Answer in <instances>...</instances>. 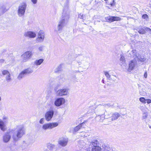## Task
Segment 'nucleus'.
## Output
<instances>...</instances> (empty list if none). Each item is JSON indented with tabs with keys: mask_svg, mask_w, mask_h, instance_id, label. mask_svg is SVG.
Listing matches in <instances>:
<instances>
[{
	"mask_svg": "<svg viewBox=\"0 0 151 151\" xmlns=\"http://www.w3.org/2000/svg\"><path fill=\"white\" fill-rule=\"evenodd\" d=\"M25 129L21 125L17 126L14 129L8 130L3 137V141L7 143L10 140L11 136L13 140L18 141L25 134Z\"/></svg>",
	"mask_w": 151,
	"mask_h": 151,
	"instance_id": "nucleus-1",
	"label": "nucleus"
},
{
	"mask_svg": "<svg viewBox=\"0 0 151 151\" xmlns=\"http://www.w3.org/2000/svg\"><path fill=\"white\" fill-rule=\"evenodd\" d=\"M87 59L86 58H83L81 60V61H78V68H82L84 69L88 68L89 66V63Z\"/></svg>",
	"mask_w": 151,
	"mask_h": 151,
	"instance_id": "nucleus-2",
	"label": "nucleus"
},
{
	"mask_svg": "<svg viewBox=\"0 0 151 151\" xmlns=\"http://www.w3.org/2000/svg\"><path fill=\"white\" fill-rule=\"evenodd\" d=\"M58 124V123L57 122L45 123L42 125V129L43 131H46L48 129H52L57 127Z\"/></svg>",
	"mask_w": 151,
	"mask_h": 151,
	"instance_id": "nucleus-3",
	"label": "nucleus"
},
{
	"mask_svg": "<svg viewBox=\"0 0 151 151\" xmlns=\"http://www.w3.org/2000/svg\"><path fill=\"white\" fill-rule=\"evenodd\" d=\"M27 5L26 3L23 2L18 7V14L19 16H23L25 13Z\"/></svg>",
	"mask_w": 151,
	"mask_h": 151,
	"instance_id": "nucleus-4",
	"label": "nucleus"
},
{
	"mask_svg": "<svg viewBox=\"0 0 151 151\" xmlns=\"http://www.w3.org/2000/svg\"><path fill=\"white\" fill-rule=\"evenodd\" d=\"M33 53L32 51H28L25 52L21 56L23 60L26 62L32 57Z\"/></svg>",
	"mask_w": 151,
	"mask_h": 151,
	"instance_id": "nucleus-5",
	"label": "nucleus"
},
{
	"mask_svg": "<svg viewBox=\"0 0 151 151\" xmlns=\"http://www.w3.org/2000/svg\"><path fill=\"white\" fill-rule=\"evenodd\" d=\"M3 58L5 59V63L11 65L13 61V57L9 55L7 53H2Z\"/></svg>",
	"mask_w": 151,
	"mask_h": 151,
	"instance_id": "nucleus-6",
	"label": "nucleus"
},
{
	"mask_svg": "<svg viewBox=\"0 0 151 151\" xmlns=\"http://www.w3.org/2000/svg\"><path fill=\"white\" fill-rule=\"evenodd\" d=\"M68 89L66 88L60 89L56 92V94L58 96H63L69 94Z\"/></svg>",
	"mask_w": 151,
	"mask_h": 151,
	"instance_id": "nucleus-7",
	"label": "nucleus"
},
{
	"mask_svg": "<svg viewBox=\"0 0 151 151\" xmlns=\"http://www.w3.org/2000/svg\"><path fill=\"white\" fill-rule=\"evenodd\" d=\"M65 24L66 22L65 19L60 20L58 23L57 28V31L59 32H60Z\"/></svg>",
	"mask_w": 151,
	"mask_h": 151,
	"instance_id": "nucleus-8",
	"label": "nucleus"
},
{
	"mask_svg": "<svg viewBox=\"0 0 151 151\" xmlns=\"http://www.w3.org/2000/svg\"><path fill=\"white\" fill-rule=\"evenodd\" d=\"M45 37L44 32L40 30L38 32L37 37L36 39V41L38 42H42L44 41Z\"/></svg>",
	"mask_w": 151,
	"mask_h": 151,
	"instance_id": "nucleus-9",
	"label": "nucleus"
},
{
	"mask_svg": "<svg viewBox=\"0 0 151 151\" xmlns=\"http://www.w3.org/2000/svg\"><path fill=\"white\" fill-rule=\"evenodd\" d=\"M54 114V111L52 110H49L46 112L45 116L46 120L47 121H50L52 118Z\"/></svg>",
	"mask_w": 151,
	"mask_h": 151,
	"instance_id": "nucleus-10",
	"label": "nucleus"
},
{
	"mask_svg": "<svg viewBox=\"0 0 151 151\" xmlns=\"http://www.w3.org/2000/svg\"><path fill=\"white\" fill-rule=\"evenodd\" d=\"M137 67V63L135 60H131L129 63L128 71L130 72L132 70L136 68Z\"/></svg>",
	"mask_w": 151,
	"mask_h": 151,
	"instance_id": "nucleus-11",
	"label": "nucleus"
},
{
	"mask_svg": "<svg viewBox=\"0 0 151 151\" xmlns=\"http://www.w3.org/2000/svg\"><path fill=\"white\" fill-rule=\"evenodd\" d=\"M68 141V138L66 137H62L59 139L58 141V143L62 147H65L67 145Z\"/></svg>",
	"mask_w": 151,
	"mask_h": 151,
	"instance_id": "nucleus-12",
	"label": "nucleus"
},
{
	"mask_svg": "<svg viewBox=\"0 0 151 151\" xmlns=\"http://www.w3.org/2000/svg\"><path fill=\"white\" fill-rule=\"evenodd\" d=\"M65 99L63 98H58L55 100L54 104L57 106H59L64 104L65 103Z\"/></svg>",
	"mask_w": 151,
	"mask_h": 151,
	"instance_id": "nucleus-13",
	"label": "nucleus"
},
{
	"mask_svg": "<svg viewBox=\"0 0 151 151\" xmlns=\"http://www.w3.org/2000/svg\"><path fill=\"white\" fill-rule=\"evenodd\" d=\"M24 36L26 37L32 38L36 37V34L34 32L29 31L25 32L24 33Z\"/></svg>",
	"mask_w": 151,
	"mask_h": 151,
	"instance_id": "nucleus-14",
	"label": "nucleus"
},
{
	"mask_svg": "<svg viewBox=\"0 0 151 151\" xmlns=\"http://www.w3.org/2000/svg\"><path fill=\"white\" fill-rule=\"evenodd\" d=\"M116 76H105V78H104L103 79V82L105 83L106 82L107 80L108 81H115L116 80Z\"/></svg>",
	"mask_w": 151,
	"mask_h": 151,
	"instance_id": "nucleus-15",
	"label": "nucleus"
},
{
	"mask_svg": "<svg viewBox=\"0 0 151 151\" xmlns=\"http://www.w3.org/2000/svg\"><path fill=\"white\" fill-rule=\"evenodd\" d=\"M6 121H3L1 119H0V128L3 131H5L6 129Z\"/></svg>",
	"mask_w": 151,
	"mask_h": 151,
	"instance_id": "nucleus-16",
	"label": "nucleus"
},
{
	"mask_svg": "<svg viewBox=\"0 0 151 151\" xmlns=\"http://www.w3.org/2000/svg\"><path fill=\"white\" fill-rule=\"evenodd\" d=\"M136 60L141 62H145L146 60V59L144 56L141 54L137 53L135 58Z\"/></svg>",
	"mask_w": 151,
	"mask_h": 151,
	"instance_id": "nucleus-17",
	"label": "nucleus"
},
{
	"mask_svg": "<svg viewBox=\"0 0 151 151\" xmlns=\"http://www.w3.org/2000/svg\"><path fill=\"white\" fill-rule=\"evenodd\" d=\"M128 52L127 55L129 57H133L135 59L137 53L136 50H133L131 51H129Z\"/></svg>",
	"mask_w": 151,
	"mask_h": 151,
	"instance_id": "nucleus-18",
	"label": "nucleus"
},
{
	"mask_svg": "<svg viewBox=\"0 0 151 151\" xmlns=\"http://www.w3.org/2000/svg\"><path fill=\"white\" fill-rule=\"evenodd\" d=\"M109 22H112L114 21H119L121 20L120 17H117L110 16L107 17Z\"/></svg>",
	"mask_w": 151,
	"mask_h": 151,
	"instance_id": "nucleus-19",
	"label": "nucleus"
},
{
	"mask_svg": "<svg viewBox=\"0 0 151 151\" xmlns=\"http://www.w3.org/2000/svg\"><path fill=\"white\" fill-rule=\"evenodd\" d=\"M8 9L9 8L7 7L6 4H2L0 5V11L3 13L6 12Z\"/></svg>",
	"mask_w": 151,
	"mask_h": 151,
	"instance_id": "nucleus-20",
	"label": "nucleus"
},
{
	"mask_svg": "<svg viewBox=\"0 0 151 151\" xmlns=\"http://www.w3.org/2000/svg\"><path fill=\"white\" fill-rule=\"evenodd\" d=\"M63 66V64H61L59 65L54 70V72L55 73H58L61 71L62 70V68Z\"/></svg>",
	"mask_w": 151,
	"mask_h": 151,
	"instance_id": "nucleus-21",
	"label": "nucleus"
},
{
	"mask_svg": "<svg viewBox=\"0 0 151 151\" xmlns=\"http://www.w3.org/2000/svg\"><path fill=\"white\" fill-rule=\"evenodd\" d=\"M91 151H102L101 148L98 146L92 147Z\"/></svg>",
	"mask_w": 151,
	"mask_h": 151,
	"instance_id": "nucleus-22",
	"label": "nucleus"
},
{
	"mask_svg": "<svg viewBox=\"0 0 151 151\" xmlns=\"http://www.w3.org/2000/svg\"><path fill=\"white\" fill-rule=\"evenodd\" d=\"M32 72V71L29 68L25 69L22 71L20 73L21 75H27L29 73Z\"/></svg>",
	"mask_w": 151,
	"mask_h": 151,
	"instance_id": "nucleus-23",
	"label": "nucleus"
},
{
	"mask_svg": "<svg viewBox=\"0 0 151 151\" xmlns=\"http://www.w3.org/2000/svg\"><path fill=\"white\" fill-rule=\"evenodd\" d=\"M46 146L47 148L50 151H52L55 147V145L50 143L47 144Z\"/></svg>",
	"mask_w": 151,
	"mask_h": 151,
	"instance_id": "nucleus-24",
	"label": "nucleus"
},
{
	"mask_svg": "<svg viewBox=\"0 0 151 151\" xmlns=\"http://www.w3.org/2000/svg\"><path fill=\"white\" fill-rule=\"evenodd\" d=\"M120 116V114L117 112H116L113 114L112 116V120H115L116 119L119 118Z\"/></svg>",
	"mask_w": 151,
	"mask_h": 151,
	"instance_id": "nucleus-25",
	"label": "nucleus"
},
{
	"mask_svg": "<svg viewBox=\"0 0 151 151\" xmlns=\"http://www.w3.org/2000/svg\"><path fill=\"white\" fill-rule=\"evenodd\" d=\"M43 61L44 60L42 59L37 60L34 61V63L35 65H40L43 62Z\"/></svg>",
	"mask_w": 151,
	"mask_h": 151,
	"instance_id": "nucleus-26",
	"label": "nucleus"
},
{
	"mask_svg": "<svg viewBox=\"0 0 151 151\" xmlns=\"http://www.w3.org/2000/svg\"><path fill=\"white\" fill-rule=\"evenodd\" d=\"M121 65L122 68L123 69H125V70H128L129 67L128 65L126 63V62L121 63Z\"/></svg>",
	"mask_w": 151,
	"mask_h": 151,
	"instance_id": "nucleus-27",
	"label": "nucleus"
},
{
	"mask_svg": "<svg viewBox=\"0 0 151 151\" xmlns=\"http://www.w3.org/2000/svg\"><path fill=\"white\" fill-rule=\"evenodd\" d=\"M138 32L141 34H144L146 33L145 31V29L142 28H140L138 29Z\"/></svg>",
	"mask_w": 151,
	"mask_h": 151,
	"instance_id": "nucleus-28",
	"label": "nucleus"
},
{
	"mask_svg": "<svg viewBox=\"0 0 151 151\" xmlns=\"http://www.w3.org/2000/svg\"><path fill=\"white\" fill-rule=\"evenodd\" d=\"M81 136L84 137H87L90 135V133L87 132H82Z\"/></svg>",
	"mask_w": 151,
	"mask_h": 151,
	"instance_id": "nucleus-29",
	"label": "nucleus"
},
{
	"mask_svg": "<svg viewBox=\"0 0 151 151\" xmlns=\"http://www.w3.org/2000/svg\"><path fill=\"white\" fill-rule=\"evenodd\" d=\"M44 47L42 46H40L38 48L37 51L38 53L42 52L43 50Z\"/></svg>",
	"mask_w": 151,
	"mask_h": 151,
	"instance_id": "nucleus-30",
	"label": "nucleus"
},
{
	"mask_svg": "<svg viewBox=\"0 0 151 151\" xmlns=\"http://www.w3.org/2000/svg\"><path fill=\"white\" fill-rule=\"evenodd\" d=\"M84 124L83 123H82L78 125L76 127L74 128V130L75 131H78L81 128L82 125H83Z\"/></svg>",
	"mask_w": 151,
	"mask_h": 151,
	"instance_id": "nucleus-31",
	"label": "nucleus"
},
{
	"mask_svg": "<svg viewBox=\"0 0 151 151\" xmlns=\"http://www.w3.org/2000/svg\"><path fill=\"white\" fill-rule=\"evenodd\" d=\"M148 116V113L146 111L144 112L142 114V118L145 119L147 118Z\"/></svg>",
	"mask_w": 151,
	"mask_h": 151,
	"instance_id": "nucleus-32",
	"label": "nucleus"
},
{
	"mask_svg": "<svg viewBox=\"0 0 151 151\" xmlns=\"http://www.w3.org/2000/svg\"><path fill=\"white\" fill-rule=\"evenodd\" d=\"M109 1H110L111 2H109V1H108V3L109 4H110L111 6H115V1L114 0H109Z\"/></svg>",
	"mask_w": 151,
	"mask_h": 151,
	"instance_id": "nucleus-33",
	"label": "nucleus"
},
{
	"mask_svg": "<svg viewBox=\"0 0 151 151\" xmlns=\"http://www.w3.org/2000/svg\"><path fill=\"white\" fill-rule=\"evenodd\" d=\"M120 61L121 62V63L124 62H126L124 56L122 55H120Z\"/></svg>",
	"mask_w": 151,
	"mask_h": 151,
	"instance_id": "nucleus-34",
	"label": "nucleus"
},
{
	"mask_svg": "<svg viewBox=\"0 0 151 151\" xmlns=\"http://www.w3.org/2000/svg\"><path fill=\"white\" fill-rule=\"evenodd\" d=\"M139 101L142 103L145 104L146 103V99L144 97L140 98Z\"/></svg>",
	"mask_w": 151,
	"mask_h": 151,
	"instance_id": "nucleus-35",
	"label": "nucleus"
},
{
	"mask_svg": "<svg viewBox=\"0 0 151 151\" xmlns=\"http://www.w3.org/2000/svg\"><path fill=\"white\" fill-rule=\"evenodd\" d=\"M2 74L3 75H6L7 76H9L10 73L9 72L6 70H4L2 71Z\"/></svg>",
	"mask_w": 151,
	"mask_h": 151,
	"instance_id": "nucleus-36",
	"label": "nucleus"
},
{
	"mask_svg": "<svg viewBox=\"0 0 151 151\" xmlns=\"http://www.w3.org/2000/svg\"><path fill=\"white\" fill-rule=\"evenodd\" d=\"M98 142L96 139L95 140H94L93 141H92L91 142V144H92L93 146H97V145L98 144Z\"/></svg>",
	"mask_w": 151,
	"mask_h": 151,
	"instance_id": "nucleus-37",
	"label": "nucleus"
},
{
	"mask_svg": "<svg viewBox=\"0 0 151 151\" xmlns=\"http://www.w3.org/2000/svg\"><path fill=\"white\" fill-rule=\"evenodd\" d=\"M104 151H113L112 149L109 147L106 146Z\"/></svg>",
	"mask_w": 151,
	"mask_h": 151,
	"instance_id": "nucleus-38",
	"label": "nucleus"
},
{
	"mask_svg": "<svg viewBox=\"0 0 151 151\" xmlns=\"http://www.w3.org/2000/svg\"><path fill=\"white\" fill-rule=\"evenodd\" d=\"M104 114L105 117V118H108L110 116V114L109 113H108L107 111H105Z\"/></svg>",
	"mask_w": 151,
	"mask_h": 151,
	"instance_id": "nucleus-39",
	"label": "nucleus"
},
{
	"mask_svg": "<svg viewBox=\"0 0 151 151\" xmlns=\"http://www.w3.org/2000/svg\"><path fill=\"white\" fill-rule=\"evenodd\" d=\"M99 118H100L99 121L100 122H101L103 121V120L105 119V116H104V115H102L99 116Z\"/></svg>",
	"mask_w": 151,
	"mask_h": 151,
	"instance_id": "nucleus-40",
	"label": "nucleus"
},
{
	"mask_svg": "<svg viewBox=\"0 0 151 151\" xmlns=\"http://www.w3.org/2000/svg\"><path fill=\"white\" fill-rule=\"evenodd\" d=\"M45 122V119L44 118H41L39 121V123L40 124H43Z\"/></svg>",
	"mask_w": 151,
	"mask_h": 151,
	"instance_id": "nucleus-41",
	"label": "nucleus"
},
{
	"mask_svg": "<svg viewBox=\"0 0 151 151\" xmlns=\"http://www.w3.org/2000/svg\"><path fill=\"white\" fill-rule=\"evenodd\" d=\"M142 17L144 19H148V16L147 14H145L142 15Z\"/></svg>",
	"mask_w": 151,
	"mask_h": 151,
	"instance_id": "nucleus-42",
	"label": "nucleus"
},
{
	"mask_svg": "<svg viewBox=\"0 0 151 151\" xmlns=\"http://www.w3.org/2000/svg\"><path fill=\"white\" fill-rule=\"evenodd\" d=\"M6 80L8 82L10 81L11 80L10 76H6Z\"/></svg>",
	"mask_w": 151,
	"mask_h": 151,
	"instance_id": "nucleus-43",
	"label": "nucleus"
},
{
	"mask_svg": "<svg viewBox=\"0 0 151 151\" xmlns=\"http://www.w3.org/2000/svg\"><path fill=\"white\" fill-rule=\"evenodd\" d=\"M5 63V59H0V63L2 64L3 63Z\"/></svg>",
	"mask_w": 151,
	"mask_h": 151,
	"instance_id": "nucleus-44",
	"label": "nucleus"
},
{
	"mask_svg": "<svg viewBox=\"0 0 151 151\" xmlns=\"http://www.w3.org/2000/svg\"><path fill=\"white\" fill-rule=\"evenodd\" d=\"M146 103L148 104H149L151 103V99H146Z\"/></svg>",
	"mask_w": 151,
	"mask_h": 151,
	"instance_id": "nucleus-45",
	"label": "nucleus"
},
{
	"mask_svg": "<svg viewBox=\"0 0 151 151\" xmlns=\"http://www.w3.org/2000/svg\"><path fill=\"white\" fill-rule=\"evenodd\" d=\"M111 106H112V105H110L109 104H105V106L106 108L109 107Z\"/></svg>",
	"mask_w": 151,
	"mask_h": 151,
	"instance_id": "nucleus-46",
	"label": "nucleus"
},
{
	"mask_svg": "<svg viewBox=\"0 0 151 151\" xmlns=\"http://www.w3.org/2000/svg\"><path fill=\"white\" fill-rule=\"evenodd\" d=\"M104 74L105 75V76H108L109 75V72L108 71H104Z\"/></svg>",
	"mask_w": 151,
	"mask_h": 151,
	"instance_id": "nucleus-47",
	"label": "nucleus"
},
{
	"mask_svg": "<svg viewBox=\"0 0 151 151\" xmlns=\"http://www.w3.org/2000/svg\"><path fill=\"white\" fill-rule=\"evenodd\" d=\"M3 121H6V123H7V117L6 116H4L3 118Z\"/></svg>",
	"mask_w": 151,
	"mask_h": 151,
	"instance_id": "nucleus-48",
	"label": "nucleus"
},
{
	"mask_svg": "<svg viewBox=\"0 0 151 151\" xmlns=\"http://www.w3.org/2000/svg\"><path fill=\"white\" fill-rule=\"evenodd\" d=\"M145 30L146 31H151V29L150 28L146 27L145 28Z\"/></svg>",
	"mask_w": 151,
	"mask_h": 151,
	"instance_id": "nucleus-49",
	"label": "nucleus"
},
{
	"mask_svg": "<svg viewBox=\"0 0 151 151\" xmlns=\"http://www.w3.org/2000/svg\"><path fill=\"white\" fill-rule=\"evenodd\" d=\"M22 78V76H17V79L18 80H20Z\"/></svg>",
	"mask_w": 151,
	"mask_h": 151,
	"instance_id": "nucleus-50",
	"label": "nucleus"
},
{
	"mask_svg": "<svg viewBox=\"0 0 151 151\" xmlns=\"http://www.w3.org/2000/svg\"><path fill=\"white\" fill-rule=\"evenodd\" d=\"M32 2L34 4H36L37 2V0H31Z\"/></svg>",
	"mask_w": 151,
	"mask_h": 151,
	"instance_id": "nucleus-51",
	"label": "nucleus"
},
{
	"mask_svg": "<svg viewBox=\"0 0 151 151\" xmlns=\"http://www.w3.org/2000/svg\"><path fill=\"white\" fill-rule=\"evenodd\" d=\"M44 151H50L47 148H44Z\"/></svg>",
	"mask_w": 151,
	"mask_h": 151,
	"instance_id": "nucleus-52",
	"label": "nucleus"
},
{
	"mask_svg": "<svg viewBox=\"0 0 151 151\" xmlns=\"http://www.w3.org/2000/svg\"><path fill=\"white\" fill-rule=\"evenodd\" d=\"M147 72H145V74H144V76H147Z\"/></svg>",
	"mask_w": 151,
	"mask_h": 151,
	"instance_id": "nucleus-53",
	"label": "nucleus"
},
{
	"mask_svg": "<svg viewBox=\"0 0 151 151\" xmlns=\"http://www.w3.org/2000/svg\"><path fill=\"white\" fill-rule=\"evenodd\" d=\"M79 72V71L78 70H76V73H78V72Z\"/></svg>",
	"mask_w": 151,
	"mask_h": 151,
	"instance_id": "nucleus-54",
	"label": "nucleus"
},
{
	"mask_svg": "<svg viewBox=\"0 0 151 151\" xmlns=\"http://www.w3.org/2000/svg\"><path fill=\"white\" fill-rule=\"evenodd\" d=\"M149 127L151 129V126H150V125H149Z\"/></svg>",
	"mask_w": 151,
	"mask_h": 151,
	"instance_id": "nucleus-55",
	"label": "nucleus"
},
{
	"mask_svg": "<svg viewBox=\"0 0 151 151\" xmlns=\"http://www.w3.org/2000/svg\"><path fill=\"white\" fill-rule=\"evenodd\" d=\"M1 100V97L0 96V101Z\"/></svg>",
	"mask_w": 151,
	"mask_h": 151,
	"instance_id": "nucleus-56",
	"label": "nucleus"
},
{
	"mask_svg": "<svg viewBox=\"0 0 151 151\" xmlns=\"http://www.w3.org/2000/svg\"><path fill=\"white\" fill-rule=\"evenodd\" d=\"M147 78V76H145V78Z\"/></svg>",
	"mask_w": 151,
	"mask_h": 151,
	"instance_id": "nucleus-57",
	"label": "nucleus"
},
{
	"mask_svg": "<svg viewBox=\"0 0 151 151\" xmlns=\"http://www.w3.org/2000/svg\"><path fill=\"white\" fill-rule=\"evenodd\" d=\"M105 1H107V0H104Z\"/></svg>",
	"mask_w": 151,
	"mask_h": 151,
	"instance_id": "nucleus-58",
	"label": "nucleus"
},
{
	"mask_svg": "<svg viewBox=\"0 0 151 151\" xmlns=\"http://www.w3.org/2000/svg\"><path fill=\"white\" fill-rule=\"evenodd\" d=\"M80 16V15H79V17H80L79 16Z\"/></svg>",
	"mask_w": 151,
	"mask_h": 151,
	"instance_id": "nucleus-59",
	"label": "nucleus"
},
{
	"mask_svg": "<svg viewBox=\"0 0 151 151\" xmlns=\"http://www.w3.org/2000/svg\"><path fill=\"white\" fill-rule=\"evenodd\" d=\"M86 151H90V150H87Z\"/></svg>",
	"mask_w": 151,
	"mask_h": 151,
	"instance_id": "nucleus-60",
	"label": "nucleus"
}]
</instances>
